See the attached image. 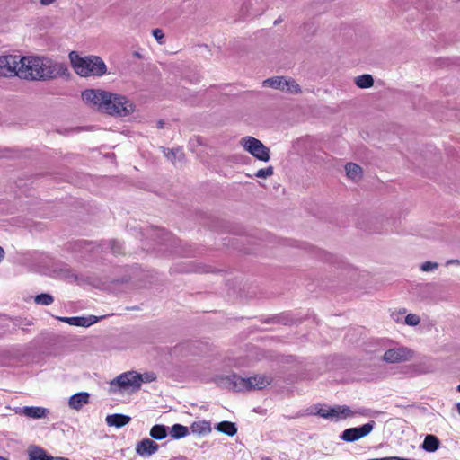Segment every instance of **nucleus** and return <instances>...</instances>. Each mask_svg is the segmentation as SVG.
Masks as SVG:
<instances>
[{"label":"nucleus","instance_id":"obj_1","mask_svg":"<svg viewBox=\"0 0 460 460\" xmlns=\"http://www.w3.org/2000/svg\"><path fill=\"white\" fill-rule=\"evenodd\" d=\"M82 99L88 106L115 117H127L136 109L135 103L127 96L102 89H86Z\"/></svg>","mask_w":460,"mask_h":460},{"label":"nucleus","instance_id":"obj_2","mask_svg":"<svg viewBox=\"0 0 460 460\" xmlns=\"http://www.w3.org/2000/svg\"><path fill=\"white\" fill-rule=\"evenodd\" d=\"M19 78L45 80L60 75L65 67L62 63L40 56L21 57Z\"/></svg>","mask_w":460,"mask_h":460},{"label":"nucleus","instance_id":"obj_3","mask_svg":"<svg viewBox=\"0 0 460 460\" xmlns=\"http://www.w3.org/2000/svg\"><path fill=\"white\" fill-rule=\"evenodd\" d=\"M271 381V377L264 374H257L246 378L233 374L226 376H219L216 379L218 385L237 392L252 389L261 390L268 386Z\"/></svg>","mask_w":460,"mask_h":460},{"label":"nucleus","instance_id":"obj_4","mask_svg":"<svg viewBox=\"0 0 460 460\" xmlns=\"http://www.w3.org/2000/svg\"><path fill=\"white\" fill-rule=\"evenodd\" d=\"M155 379L154 373L140 374L137 371H127L110 382V392L112 394L135 393L141 388L142 384L150 383Z\"/></svg>","mask_w":460,"mask_h":460},{"label":"nucleus","instance_id":"obj_5","mask_svg":"<svg viewBox=\"0 0 460 460\" xmlns=\"http://www.w3.org/2000/svg\"><path fill=\"white\" fill-rule=\"evenodd\" d=\"M69 59L75 72L83 77L102 76L107 73V66L98 56L81 57L77 52L72 51Z\"/></svg>","mask_w":460,"mask_h":460},{"label":"nucleus","instance_id":"obj_6","mask_svg":"<svg viewBox=\"0 0 460 460\" xmlns=\"http://www.w3.org/2000/svg\"><path fill=\"white\" fill-rule=\"evenodd\" d=\"M242 148L252 155L255 159L261 162H269L270 159V149L259 139L246 136L239 140Z\"/></svg>","mask_w":460,"mask_h":460},{"label":"nucleus","instance_id":"obj_7","mask_svg":"<svg viewBox=\"0 0 460 460\" xmlns=\"http://www.w3.org/2000/svg\"><path fill=\"white\" fill-rule=\"evenodd\" d=\"M359 412L352 411L347 405L320 406L316 409V414L332 421H339L348 418H352Z\"/></svg>","mask_w":460,"mask_h":460},{"label":"nucleus","instance_id":"obj_8","mask_svg":"<svg viewBox=\"0 0 460 460\" xmlns=\"http://www.w3.org/2000/svg\"><path fill=\"white\" fill-rule=\"evenodd\" d=\"M414 354L411 349L403 345H396L385 351L383 360L387 364L403 363L411 360Z\"/></svg>","mask_w":460,"mask_h":460},{"label":"nucleus","instance_id":"obj_9","mask_svg":"<svg viewBox=\"0 0 460 460\" xmlns=\"http://www.w3.org/2000/svg\"><path fill=\"white\" fill-rule=\"evenodd\" d=\"M21 62V57L18 55L0 56V76L19 77V66Z\"/></svg>","mask_w":460,"mask_h":460},{"label":"nucleus","instance_id":"obj_10","mask_svg":"<svg viewBox=\"0 0 460 460\" xmlns=\"http://www.w3.org/2000/svg\"><path fill=\"white\" fill-rule=\"evenodd\" d=\"M375 425V421L372 420L360 427L347 429L340 435V438L346 442L357 441L370 434Z\"/></svg>","mask_w":460,"mask_h":460},{"label":"nucleus","instance_id":"obj_11","mask_svg":"<svg viewBox=\"0 0 460 460\" xmlns=\"http://www.w3.org/2000/svg\"><path fill=\"white\" fill-rule=\"evenodd\" d=\"M159 449L158 444L150 438H144L137 443L136 453L142 457H148L156 453Z\"/></svg>","mask_w":460,"mask_h":460},{"label":"nucleus","instance_id":"obj_12","mask_svg":"<svg viewBox=\"0 0 460 460\" xmlns=\"http://www.w3.org/2000/svg\"><path fill=\"white\" fill-rule=\"evenodd\" d=\"M90 394L87 392H80L72 395L68 400V406L75 411H80L89 402Z\"/></svg>","mask_w":460,"mask_h":460},{"label":"nucleus","instance_id":"obj_13","mask_svg":"<svg viewBox=\"0 0 460 460\" xmlns=\"http://www.w3.org/2000/svg\"><path fill=\"white\" fill-rule=\"evenodd\" d=\"M21 413L31 419H41L49 414V410L39 406H25L21 410Z\"/></svg>","mask_w":460,"mask_h":460},{"label":"nucleus","instance_id":"obj_14","mask_svg":"<svg viewBox=\"0 0 460 460\" xmlns=\"http://www.w3.org/2000/svg\"><path fill=\"white\" fill-rule=\"evenodd\" d=\"M190 431L199 436H205L211 432V423L208 420H201L191 423Z\"/></svg>","mask_w":460,"mask_h":460},{"label":"nucleus","instance_id":"obj_15","mask_svg":"<svg viewBox=\"0 0 460 460\" xmlns=\"http://www.w3.org/2000/svg\"><path fill=\"white\" fill-rule=\"evenodd\" d=\"M131 420V418L123 414H110L107 415L105 421L110 427L121 428L127 424H128Z\"/></svg>","mask_w":460,"mask_h":460},{"label":"nucleus","instance_id":"obj_16","mask_svg":"<svg viewBox=\"0 0 460 460\" xmlns=\"http://www.w3.org/2000/svg\"><path fill=\"white\" fill-rule=\"evenodd\" d=\"M98 322L94 315L70 317L69 324L72 326L89 327Z\"/></svg>","mask_w":460,"mask_h":460},{"label":"nucleus","instance_id":"obj_17","mask_svg":"<svg viewBox=\"0 0 460 460\" xmlns=\"http://www.w3.org/2000/svg\"><path fill=\"white\" fill-rule=\"evenodd\" d=\"M345 172L349 179L353 181H358L362 177V168L354 163H348L345 165Z\"/></svg>","mask_w":460,"mask_h":460},{"label":"nucleus","instance_id":"obj_18","mask_svg":"<svg viewBox=\"0 0 460 460\" xmlns=\"http://www.w3.org/2000/svg\"><path fill=\"white\" fill-rule=\"evenodd\" d=\"M168 434L173 439H180L187 437L190 434V429L188 427L181 424H174L170 428Z\"/></svg>","mask_w":460,"mask_h":460},{"label":"nucleus","instance_id":"obj_19","mask_svg":"<svg viewBox=\"0 0 460 460\" xmlns=\"http://www.w3.org/2000/svg\"><path fill=\"white\" fill-rule=\"evenodd\" d=\"M216 429L228 436H234L237 433V428L234 423L230 421H222L216 426Z\"/></svg>","mask_w":460,"mask_h":460},{"label":"nucleus","instance_id":"obj_20","mask_svg":"<svg viewBox=\"0 0 460 460\" xmlns=\"http://www.w3.org/2000/svg\"><path fill=\"white\" fill-rule=\"evenodd\" d=\"M355 84L361 89H367L373 86L374 78L371 75L366 74L357 76L354 79Z\"/></svg>","mask_w":460,"mask_h":460},{"label":"nucleus","instance_id":"obj_21","mask_svg":"<svg viewBox=\"0 0 460 460\" xmlns=\"http://www.w3.org/2000/svg\"><path fill=\"white\" fill-rule=\"evenodd\" d=\"M149 434L154 439L162 440L166 438L168 431L164 425L156 424L151 428Z\"/></svg>","mask_w":460,"mask_h":460},{"label":"nucleus","instance_id":"obj_22","mask_svg":"<svg viewBox=\"0 0 460 460\" xmlns=\"http://www.w3.org/2000/svg\"><path fill=\"white\" fill-rule=\"evenodd\" d=\"M286 77L276 76L263 81V86L283 91Z\"/></svg>","mask_w":460,"mask_h":460},{"label":"nucleus","instance_id":"obj_23","mask_svg":"<svg viewBox=\"0 0 460 460\" xmlns=\"http://www.w3.org/2000/svg\"><path fill=\"white\" fill-rule=\"evenodd\" d=\"M438 446H439V441L437 438V437H435L433 435L426 436V438L423 441V444H422L423 449L428 452L436 451L438 448Z\"/></svg>","mask_w":460,"mask_h":460},{"label":"nucleus","instance_id":"obj_24","mask_svg":"<svg viewBox=\"0 0 460 460\" xmlns=\"http://www.w3.org/2000/svg\"><path fill=\"white\" fill-rule=\"evenodd\" d=\"M30 460H49V456L47 453L39 447H31L29 450Z\"/></svg>","mask_w":460,"mask_h":460},{"label":"nucleus","instance_id":"obj_25","mask_svg":"<svg viewBox=\"0 0 460 460\" xmlns=\"http://www.w3.org/2000/svg\"><path fill=\"white\" fill-rule=\"evenodd\" d=\"M300 91L298 84L294 79L286 77L283 92L288 93H298Z\"/></svg>","mask_w":460,"mask_h":460},{"label":"nucleus","instance_id":"obj_26","mask_svg":"<svg viewBox=\"0 0 460 460\" xmlns=\"http://www.w3.org/2000/svg\"><path fill=\"white\" fill-rule=\"evenodd\" d=\"M420 323V316L416 314H406V316L404 317V321H403V324L411 326V327H415V326L419 325Z\"/></svg>","mask_w":460,"mask_h":460},{"label":"nucleus","instance_id":"obj_27","mask_svg":"<svg viewBox=\"0 0 460 460\" xmlns=\"http://www.w3.org/2000/svg\"><path fill=\"white\" fill-rule=\"evenodd\" d=\"M164 155L171 161L174 162L177 159H181L183 153L180 148L164 150Z\"/></svg>","mask_w":460,"mask_h":460},{"label":"nucleus","instance_id":"obj_28","mask_svg":"<svg viewBox=\"0 0 460 460\" xmlns=\"http://www.w3.org/2000/svg\"><path fill=\"white\" fill-rule=\"evenodd\" d=\"M405 316H406V309H404V308L395 310L391 313V317L396 323L403 324Z\"/></svg>","mask_w":460,"mask_h":460},{"label":"nucleus","instance_id":"obj_29","mask_svg":"<svg viewBox=\"0 0 460 460\" xmlns=\"http://www.w3.org/2000/svg\"><path fill=\"white\" fill-rule=\"evenodd\" d=\"M53 301H54L53 296L49 294L38 295L35 297V302L40 305H49L52 304Z\"/></svg>","mask_w":460,"mask_h":460},{"label":"nucleus","instance_id":"obj_30","mask_svg":"<svg viewBox=\"0 0 460 460\" xmlns=\"http://www.w3.org/2000/svg\"><path fill=\"white\" fill-rule=\"evenodd\" d=\"M273 167L272 166H268L266 168H262V169H260L256 172L255 173V176L257 178H261V179H266L268 177H270L271 175H273Z\"/></svg>","mask_w":460,"mask_h":460},{"label":"nucleus","instance_id":"obj_31","mask_svg":"<svg viewBox=\"0 0 460 460\" xmlns=\"http://www.w3.org/2000/svg\"><path fill=\"white\" fill-rule=\"evenodd\" d=\"M438 268V264L433 261H425L420 264V269L425 272L434 271Z\"/></svg>","mask_w":460,"mask_h":460},{"label":"nucleus","instance_id":"obj_32","mask_svg":"<svg viewBox=\"0 0 460 460\" xmlns=\"http://www.w3.org/2000/svg\"><path fill=\"white\" fill-rule=\"evenodd\" d=\"M152 34H153L154 38L157 40V42L159 44H163L164 43V31L161 29H155V30H153L152 31Z\"/></svg>","mask_w":460,"mask_h":460},{"label":"nucleus","instance_id":"obj_33","mask_svg":"<svg viewBox=\"0 0 460 460\" xmlns=\"http://www.w3.org/2000/svg\"><path fill=\"white\" fill-rule=\"evenodd\" d=\"M450 264L460 266V260H448L447 261V265H450Z\"/></svg>","mask_w":460,"mask_h":460},{"label":"nucleus","instance_id":"obj_34","mask_svg":"<svg viewBox=\"0 0 460 460\" xmlns=\"http://www.w3.org/2000/svg\"><path fill=\"white\" fill-rule=\"evenodd\" d=\"M57 319L58 321H61L63 323H66L69 324V321H70V317H61V316H58Z\"/></svg>","mask_w":460,"mask_h":460},{"label":"nucleus","instance_id":"obj_35","mask_svg":"<svg viewBox=\"0 0 460 460\" xmlns=\"http://www.w3.org/2000/svg\"><path fill=\"white\" fill-rule=\"evenodd\" d=\"M4 254H5L4 250L0 246V262L4 258Z\"/></svg>","mask_w":460,"mask_h":460},{"label":"nucleus","instance_id":"obj_36","mask_svg":"<svg viewBox=\"0 0 460 460\" xmlns=\"http://www.w3.org/2000/svg\"><path fill=\"white\" fill-rule=\"evenodd\" d=\"M49 460H70L66 457H53V456H49Z\"/></svg>","mask_w":460,"mask_h":460},{"label":"nucleus","instance_id":"obj_37","mask_svg":"<svg viewBox=\"0 0 460 460\" xmlns=\"http://www.w3.org/2000/svg\"><path fill=\"white\" fill-rule=\"evenodd\" d=\"M367 460H390V456L382 457V458H372Z\"/></svg>","mask_w":460,"mask_h":460},{"label":"nucleus","instance_id":"obj_38","mask_svg":"<svg viewBox=\"0 0 460 460\" xmlns=\"http://www.w3.org/2000/svg\"><path fill=\"white\" fill-rule=\"evenodd\" d=\"M456 411H457V412L460 414V402H457V403L456 404Z\"/></svg>","mask_w":460,"mask_h":460},{"label":"nucleus","instance_id":"obj_39","mask_svg":"<svg viewBox=\"0 0 460 460\" xmlns=\"http://www.w3.org/2000/svg\"><path fill=\"white\" fill-rule=\"evenodd\" d=\"M428 372H429V370L420 371V374H425V373H428Z\"/></svg>","mask_w":460,"mask_h":460},{"label":"nucleus","instance_id":"obj_40","mask_svg":"<svg viewBox=\"0 0 460 460\" xmlns=\"http://www.w3.org/2000/svg\"><path fill=\"white\" fill-rule=\"evenodd\" d=\"M0 460H8V459L5 457L0 456Z\"/></svg>","mask_w":460,"mask_h":460},{"label":"nucleus","instance_id":"obj_41","mask_svg":"<svg viewBox=\"0 0 460 460\" xmlns=\"http://www.w3.org/2000/svg\"><path fill=\"white\" fill-rule=\"evenodd\" d=\"M42 4H49V2H46V1H43L41 2Z\"/></svg>","mask_w":460,"mask_h":460},{"label":"nucleus","instance_id":"obj_42","mask_svg":"<svg viewBox=\"0 0 460 460\" xmlns=\"http://www.w3.org/2000/svg\"><path fill=\"white\" fill-rule=\"evenodd\" d=\"M457 391L460 392V385L457 386Z\"/></svg>","mask_w":460,"mask_h":460},{"label":"nucleus","instance_id":"obj_43","mask_svg":"<svg viewBox=\"0 0 460 460\" xmlns=\"http://www.w3.org/2000/svg\"><path fill=\"white\" fill-rule=\"evenodd\" d=\"M268 460V459H267Z\"/></svg>","mask_w":460,"mask_h":460},{"label":"nucleus","instance_id":"obj_44","mask_svg":"<svg viewBox=\"0 0 460 460\" xmlns=\"http://www.w3.org/2000/svg\"><path fill=\"white\" fill-rule=\"evenodd\" d=\"M268 460V459H267Z\"/></svg>","mask_w":460,"mask_h":460}]
</instances>
